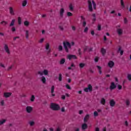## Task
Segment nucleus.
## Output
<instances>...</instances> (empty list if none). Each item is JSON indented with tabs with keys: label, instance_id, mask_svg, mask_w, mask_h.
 Wrapping results in <instances>:
<instances>
[{
	"label": "nucleus",
	"instance_id": "nucleus-1",
	"mask_svg": "<svg viewBox=\"0 0 131 131\" xmlns=\"http://www.w3.org/2000/svg\"><path fill=\"white\" fill-rule=\"evenodd\" d=\"M63 48L64 50L67 52V53H68L69 52V49H68V48L69 49H71V44L70 43V42L68 41H67V42L63 41Z\"/></svg>",
	"mask_w": 131,
	"mask_h": 131
},
{
	"label": "nucleus",
	"instance_id": "nucleus-9",
	"mask_svg": "<svg viewBox=\"0 0 131 131\" xmlns=\"http://www.w3.org/2000/svg\"><path fill=\"white\" fill-rule=\"evenodd\" d=\"M117 32L118 33V35H122V34L123 33V30H122V29L117 28Z\"/></svg>",
	"mask_w": 131,
	"mask_h": 131
},
{
	"label": "nucleus",
	"instance_id": "nucleus-39",
	"mask_svg": "<svg viewBox=\"0 0 131 131\" xmlns=\"http://www.w3.org/2000/svg\"><path fill=\"white\" fill-rule=\"evenodd\" d=\"M55 91V86L53 85L51 87V94H54Z\"/></svg>",
	"mask_w": 131,
	"mask_h": 131
},
{
	"label": "nucleus",
	"instance_id": "nucleus-61",
	"mask_svg": "<svg viewBox=\"0 0 131 131\" xmlns=\"http://www.w3.org/2000/svg\"><path fill=\"white\" fill-rule=\"evenodd\" d=\"M11 30L13 32H15V31H16V29L15 27H13Z\"/></svg>",
	"mask_w": 131,
	"mask_h": 131
},
{
	"label": "nucleus",
	"instance_id": "nucleus-11",
	"mask_svg": "<svg viewBox=\"0 0 131 131\" xmlns=\"http://www.w3.org/2000/svg\"><path fill=\"white\" fill-rule=\"evenodd\" d=\"M68 58H69V60H71V59H77V57L74 55H68Z\"/></svg>",
	"mask_w": 131,
	"mask_h": 131
},
{
	"label": "nucleus",
	"instance_id": "nucleus-3",
	"mask_svg": "<svg viewBox=\"0 0 131 131\" xmlns=\"http://www.w3.org/2000/svg\"><path fill=\"white\" fill-rule=\"evenodd\" d=\"M84 92L86 93H88L89 91V92H92L93 91V86H92V85L89 84L88 88H86L84 89Z\"/></svg>",
	"mask_w": 131,
	"mask_h": 131
},
{
	"label": "nucleus",
	"instance_id": "nucleus-62",
	"mask_svg": "<svg viewBox=\"0 0 131 131\" xmlns=\"http://www.w3.org/2000/svg\"><path fill=\"white\" fill-rule=\"evenodd\" d=\"M0 66L1 67H3V68H5V65H4L3 63H0Z\"/></svg>",
	"mask_w": 131,
	"mask_h": 131
},
{
	"label": "nucleus",
	"instance_id": "nucleus-43",
	"mask_svg": "<svg viewBox=\"0 0 131 131\" xmlns=\"http://www.w3.org/2000/svg\"><path fill=\"white\" fill-rule=\"evenodd\" d=\"M94 115L95 117H97V116H98V115H99V114H98V112L97 111H95L94 112Z\"/></svg>",
	"mask_w": 131,
	"mask_h": 131
},
{
	"label": "nucleus",
	"instance_id": "nucleus-51",
	"mask_svg": "<svg viewBox=\"0 0 131 131\" xmlns=\"http://www.w3.org/2000/svg\"><path fill=\"white\" fill-rule=\"evenodd\" d=\"M13 68V66H11L10 67H8L7 70L8 71H10V70H11V69H12Z\"/></svg>",
	"mask_w": 131,
	"mask_h": 131
},
{
	"label": "nucleus",
	"instance_id": "nucleus-25",
	"mask_svg": "<svg viewBox=\"0 0 131 131\" xmlns=\"http://www.w3.org/2000/svg\"><path fill=\"white\" fill-rule=\"evenodd\" d=\"M69 7L70 11H73L74 8H73V5H72V4H70Z\"/></svg>",
	"mask_w": 131,
	"mask_h": 131
},
{
	"label": "nucleus",
	"instance_id": "nucleus-47",
	"mask_svg": "<svg viewBox=\"0 0 131 131\" xmlns=\"http://www.w3.org/2000/svg\"><path fill=\"white\" fill-rule=\"evenodd\" d=\"M127 78H128V80L129 81H130V80H131V75L130 74L127 75Z\"/></svg>",
	"mask_w": 131,
	"mask_h": 131
},
{
	"label": "nucleus",
	"instance_id": "nucleus-32",
	"mask_svg": "<svg viewBox=\"0 0 131 131\" xmlns=\"http://www.w3.org/2000/svg\"><path fill=\"white\" fill-rule=\"evenodd\" d=\"M26 38H28L29 37V32L28 31H26Z\"/></svg>",
	"mask_w": 131,
	"mask_h": 131
},
{
	"label": "nucleus",
	"instance_id": "nucleus-4",
	"mask_svg": "<svg viewBox=\"0 0 131 131\" xmlns=\"http://www.w3.org/2000/svg\"><path fill=\"white\" fill-rule=\"evenodd\" d=\"M88 5H89V11L90 12H93V5H92V1L90 0L88 1Z\"/></svg>",
	"mask_w": 131,
	"mask_h": 131
},
{
	"label": "nucleus",
	"instance_id": "nucleus-19",
	"mask_svg": "<svg viewBox=\"0 0 131 131\" xmlns=\"http://www.w3.org/2000/svg\"><path fill=\"white\" fill-rule=\"evenodd\" d=\"M41 81H42V83L45 84L47 81L46 77H45V76H42L41 78Z\"/></svg>",
	"mask_w": 131,
	"mask_h": 131
},
{
	"label": "nucleus",
	"instance_id": "nucleus-54",
	"mask_svg": "<svg viewBox=\"0 0 131 131\" xmlns=\"http://www.w3.org/2000/svg\"><path fill=\"white\" fill-rule=\"evenodd\" d=\"M89 30V28L88 27H86L84 30V32L86 33L88 32V31Z\"/></svg>",
	"mask_w": 131,
	"mask_h": 131
},
{
	"label": "nucleus",
	"instance_id": "nucleus-35",
	"mask_svg": "<svg viewBox=\"0 0 131 131\" xmlns=\"http://www.w3.org/2000/svg\"><path fill=\"white\" fill-rule=\"evenodd\" d=\"M43 73L45 75H48L49 74V71L47 70H44Z\"/></svg>",
	"mask_w": 131,
	"mask_h": 131
},
{
	"label": "nucleus",
	"instance_id": "nucleus-12",
	"mask_svg": "<svg viewBox=\"0 0 131 131\" xmlns=\"http://www.w3.org/2000/svg\"><path fill=\"white\" fill-rule=\"evenodd\" d=\"M115 104H116V103L115 102L114 99H112L110 100V105L111 107H114L115 106Z\"/></svg>",
	"mask_w": 131,
	"mask_h": 131
},
{
	"label": "nucleus",
	"instance_id": "nucleus-13",
	"mask_svg": "<svg viewBox=\"0 0 131 131\" xmlns=\"http://www.w3.org/2000/svg\"><path fill=\"white\" fill-rule=\"evenodd\" d=\"M11 96H12L11 93H5L4 94L5 98H9V97H11Z\"/></svg>",
	"mask_w": 131,
	"mask_h": 131
},
{
	"label": "nucleus",
	"instance_id": "nucleus-59",
	"mask_svg": "<svg viewBox=\"0 0 131 131\" xmlns=\"http://www.w3.org/2000/svg\"><path fill=\"white\" fill-rule=\"evenodd\" d=\"M94 60L95 62H98L99 61V58L98 57H96L94 59Z\"/></svg>",
	"mask_w": 131,
	"mask_h": 131
},
{
	"label": "nucleus",
	"instance_id": "nucleus-31",
	"mask_svg": "<svg viewBox=\"0 0 131 131\" xmlns=\"http://www.w3.org/2000/svg\"><path fill=\"white\" fill-rule=\"evenodd\" d=\"M24 24L25 26H29V22L28 21L26 20L24 21Z\"/></svg>",
	"mask_w": 131,
	"mask_h": 131
},
{
	"label": "nucleus",
	"instance_id": "nucleus-63",
	"mask_svg": "<svg viewBox=\"0 0 131 131\" xmlns=\"http://www.w3.org/2000/svg\"><path fill=\"white\" fill-rule=\"evenodd\" d=\"M61 112H65V108L64 107H61Z\"/></svg>",
	"mask_w": 131,
	"mask_h": 131
},
{
	"label": "nucleus",
	"instance_id": "nucleus-37",
	"mask_svg": "<svg viewBox=\"0 0 131 131\" xmlns=\"http://www.w3.org/2000/svg\"><path fill=\"white\" fill-rule=\"evenodd\" d=\"M29 124L31 126H33V125H34V124H35V123L34 122V121H30Z\"/></svg>",
	"mask_w": 131,
	"mask_h": 131
},
{
	"label": "nucleus",
	"instance_id": "nucleus-22",
	"mask_svg": "<svg viewBox=\"0 0 131 131\" xmlns=\"http://www.w3.org/2000/svg\"><path fill=\"white\" fill-rule=\"evenodd\" d=\"M66 61V59L65 58H62L60 61V65H63V64H64V63H65Z\"/></svg>",
	"mask_w": 131,
	"mask_h": 131
},
{
	"label": "nucleus",
	"instance_id": "nucleus-16",
	"mask_svg": "<svg viewBox=\"0 0 131 131\" xmlns=\"http://www.w3.org/2000/svg\"><path fill=\"white\" fill-rule=\"evenodd\" d=\"M101 53L102 56H105V55L106 54V49H105L104 48H101Z\"/></svg>",
	"mask_w": 131,
	"mask_h": 131
},
{
	"label": "nucleus",
	"instance_id": "nucleus-14",
	"mask_svg": "<svg viewBox=\"0 0 131 131\" xmlns=\"http://www.w3.org/2000/svg\"><path fill=\"white\" fill-rule=\"evenodd\" d=\"M89 119H90V115L87 114L84 118V122H88Z\"/></svg>",
	"mask_w": 131,
	"mask_h": 131
},
{
	"label": "nucleus",
	"instance_id": "nucleus-42",
	"mask_svg": "<svg viewBox=\"0 0 131 131\" xmlns=\"http://www.w3.org/2000/svg\"><path fill=\"white\" fill-rule=\"evenodd\" d=\"M49 48H50V44L49 43H47L46 45V50H49Z\"/></svg>",
	"mask_w": 131,
	"mask_h": 131
},
{
	"label": "nucleus",
	"instance_id": "nucleus-53",
	"mask_svg": "<svg viewBox=\"0 0 131 131\" xmlns=\"http://www.w3.org/2000/svg\"><path fill=\"white\" fill-rule=\"evenodd\" d=\"M124 23H125V24L127 23V19H126V18H124Z\"/></svg>",
	"mask_w": 131,
	"mask_h": 131
},
{
	"label": "nucleus",
	"instance_id": "nucleus-21",
	"mask_svg": "<svg viewBox=\"0 0 131 131\" xmlns=\"http://www.w3.org/2000/svg\"><path fill=\"white\" fill-rule=\"evenodd\" d=\"M92 4H93V9H94V10H96L97 5L96 4V2H95V1L94 0L92 1Z\"/></svg>",
	"mask_w": 131,
	"mask_h": 131
},
{
	"label": "nucleus",
	"instance_id": "nucleus-41",
	"mask_svg": "<svg viewBox=\"0 0 131 131\" xmlns=\"http://www.w3.org/2000/svg\"><path fill=\"white\" fill-rule=\"evenodd\" d=\"M59 81H62V74H59V78H58Z\"/></svg>",
	"mask_w": 131,
	"mask_h": 131
},
{
	"label": "nucleus",
	"instance_id": "nucleus-20",
	"mask_svg": "<svg viewBox=\"0 0 131 131\" xmlns=\"http://www.w3.org/2000/svg\"><path fill=\"white\" fill-rule=\"evenodd\" d=\"M92 16L93 17V18L92 19V22L93 23H94V22H96V20H97V19L96 18V14L95 13H93Z\"/></svg>",
	"mask_w": 131,
	"mask_h": 131
},
{
	"label": "nucleus",
	"instance_id": "nucleus-64",
	"mask_svg": "<svg viewBox=\"0 0 131 131\" xmlns=\"http://www.w3.org/2000/svg\"><path fill=\"white\" fill-rule=\"evenodd\" d=\"M95 131H100V128H99V127H96L95 128Z\"/></svg>",
	"mask_w": 131,
	"mask_h": 131
},
{
	"label": "nucleus",
	"instance_id": "nucleus-57",
	"mask_svg": "<svg viewBox=\"0 0 131 131\" xmlns=\"http://www.w3.org/2000/svg\"><path fill=\"white\" fill-rule=\"evenodd\" d=\"M59 29H60V30H61L62 31H63V30H64V28H63V27H62V26H60L59 27Z\"/></svg>",
	"mask_w": 131,
	"mask_h": 131
},
{
	"label": "nucleus",
	"instance_id": "nucleus-7",
	"mask_svg": "<svg viewBox=\"0 0 131 131\" xmlns=\"http://www.w3.org/2000/svg\"><path fill=\"white\" fill-rule=\"evenodd\" d=\"M9 13L10 15H12V16H14L15 11H14V8H13V7H10L9 8Z\"/></svg>",
	"mask_w": 131,
	"mask_h": 131
},
{
	"label": "nucleus",
	"instance_id": "nucleus-48",
	"mask_svg": "<svg viewBox=\"0 0 131 131\" xmlns=\"http://www.w3.org/2000/svg\"><path fill=\"white\" fill-rule=\"evenodd\" d=\"M85 25H86V22L85 21V20H84L83 21V24H82L83 27H85Z\"/></svg>",
	"mask_w": 131,
	"mask_h": 131
},
{
	"label": "nucleus",
	"instance_id": "nucleus-33",
	"mask_svg": "<svg viewBox=\"0 0 131 131\" xmlns=\"http://www.w3.org/2000/svg\"><path fill=\"white\" fill-rule=\"evenodd\" d=\"M130 104V102L129 101V100L128 99L126 100V106H127V107H128V106H129Z\"/></svg>",
	"mask_w": 131,
	"mask_h": 131
},
{
	"label": "nucleus",
	"instance_id": "nucleus-49",
	"mask_svg": "<svg viewBox=\"0 0 131 131\" xmlns=\"http://www.w3.org/2000/svg\"><path fill=\"white\" fill-rule=\"evenodd\" d=\"M101 25H98V30H99V31H101Z\"/></svg>",
	"mask_w": 131,
	"mask_h": 131
},
{
	"label": "nucleus",
	"instance_id": "nucleus-58",
	"mask_svg": "<svg viewBox=\"0 0 131 131\" xmlns=\"http://www.w3.org/2000/svg\"><path fill=\"white\" fill-rule=\"evenodd\" d=\"M1 104L2 106H4V105H5V101L4 100H2L1 102Z\"/></svg>",
	"mask_w": 131,
	"mask_h": 131
},
{
	"label": "nucleus",
	"instance_id": "nucleus-38",
	"mask_svg": "<svg viewBox=\"0 0 131 131\" xmlns=\"http://www.w3.org/2000/svg\"><path fill=\"white\" fill-rule=\"evenodd\" d=\"M67 16L68 17H72V16H73V14H72V13H71L70 12H67Z\"/></svg>",
	"mask_w": 131,
	"mask_h": 131
},
{
	"label": "nucleus",
	"instance_id": "nucleus-46",
	"mask_svg": "<svg viewBox=\"0 0 131 131\" xmlns=\"http://www.w3.org/2000/svg\"><path fill=\"white\" fill-rule=\"evenodd\" d=\"M37 74H39V75L42 76L43 75V72L41 71H39L37 72Z\"/></svg>",
	"mask_w": 131,
	"mask_h": 131
},
{
	"label": "nucleus",
	"instance_id": "nucleus-18",
	"mask_svg": "<svg viewBox=\"0 0 131 131\" xmlns=\"http://www.w3.org/2000/svg\"><path fill=\"white\" fill-rule=\"evenodd\" d=\"M88 128V124L84 123L82 125V129L84 130Z\"/></svg>",
	"mask_w": 131,
	"mask_h": 131
},
{
	"label": "nucleus",
	"instance_id": "nucleus-10",
	"mask_svg": "<svg viewBox=\"0 0 131 131\" xmlns=\"http://www.w3.org/2000/svg\"><path fill=\"white\" fill-rule=\"evenodd\" d=\"M115 63L113 61L110 60L108 63V66L110 68H113L114 67Z\"/></svg>",
	"mask_w": 131,
	"mask_h": 131
},
{
	"label": "nucleus",
	"instance_id": "nucleus-24",
	"mask_svg": "<svg viewBox=\"0 0 131 131\" xmlns=\"http://www.w3.org/2000/svg\"><path fill=\"white\" fill-rule=\"evenodd\" d=\"M26 5H27V1L24 0L23 2L22 6H23V7H25L26 6Z\"/></svg>",
	"mask_w": 131,
	"mask_h": 131
},
{
	"label": "nucleus",
	"instance_id": "nucleus-26",
	"mask_svg": "<svg viewBox=\"0 0 131 131\" xmlns=\"http://www.w3.org/2000/svg\"><path fill=\"white\" fill-rule=\"evenodd\" d=\"M6 121H7V120L6 119H3L2 120L0 121V125H2V124H4V123H5V122H6Z\"/></svg>",
	"mask_w": 131,
	"mask_h": 131
},
{
	"label": "nucleus",
	"instance_id": "nucleus-60",
	"mask_svg": "<svg viewBox=\"0 0 131 131\" xmlns=\"http://www.w3.org/2000/svg\"><path fill=\"white\" fill-rule=\"evenodd\" d=\"M82 113H83V111H82V110H80V111H79V114L81 115V114H82Z\"/></svg>",
	"mask_w": 131,
	"mask_h": 131
},
{
	"label": "nucleus",
	"instance_id": "nucleus-40",
	"mask_svg": "<svg viewBox=\"0 0 131 131\" xmlns=\"http://www.w3.org/2000/svg\"><path fill=\"white\" fill-rule=\"evenodd\" d=\"M21 21H22V19H21V17H18V22L19 25H21Z\"/></svg>",
	"mask_w": 131,
	"mask_h": 131
},
{
	"label": "nucleus",
	"instance_id": "nucleus-30",
	"mask_svg": "<svg viewBox=\"0 0 131 131\" xmlns=\"http://www.w3.org/2000/svg\"><path fill=\"white\" fill-rule=\"evenodd\" d=\"M121 1V6L122 7V8H124L125 6L124 5V2H123V0H120Z\"/></svg>",
	"mask_w": 131,
	"mask_h": 131
},
{
	"label": "nucleus",
	"instance_id": "nucleus-5",
	"mask_svg": "<svg viewBox=\"0 0 131 131\" xmlns=\"http://www.w3.org/2000/svg\"><path fill=\"white\" fill-rule=\"evenodd\" d=\"M4 49L6 53L8 54V55H10V54H11V52H10V49H9V47L7 44H5Z\"/></svg>",
	"mask_w": 131,
	"mask_h": 131
},
{
	"label": "nucleus",
	"instance_id": "nucleus-52",
	"mask_svg": "<svg viewBox=\"0 0 131 131\" xmlns=\"http://www.w3.org/2000/svg\"><path fill=\"white\" fill-rule=\"evenodd\" d=\"M121 51V46H119L118 50V53H119Z\"/></svg>",
	"mask_w": 131,
	"mask_h": 131
},
{
	"label": "nucleus",
	"instance_id": "nucleus-50",
	"mask_svg": "<svg viewBox=\"0 0 131 131\" xmlns=\"http://www.w3.org/2000/svg\"><path fill=\"white\" fill-rule=\"evenodd\" d=\"M43 40H45V39L44 38H41V39H40V40L39 41V42L40 43H41L42 42H43Z\"/></svg>",
	"mask_w": 131,
	"mask_h": 131
},
{
	"label": "nucleus",
	"instance_id": "nucleus-27",
	"mask_svg": "<svg viewBox=\"0 0 131 131\" xmlns=\"http://www.w3.org/2000/svg\"><path fill=\"white\" fill-rule=\"evenodd\" d=\"M15 19H12V20L11 21V23L10 25V27L14 26V25L15 24Z\"/></svg>",
	"mask_w": 131,
	"mask_h": 131
},
{
	"label": "nucleus",
	"instance_id": "nucleus-8",
	"mask_svg": "<svg viewBox=\"0 0 131 131\" xmlns=\"http://www.w3.org/2000/svg\"><path fill=\"white\" fill-rule=\"evenodd\" d=\"M26 112L27 113H31L32 112V110H33V108L32 106H28L26 107Z\"/></svg>",
	"mask_w": 131,
	"mask_h": 131
},
{
	"label": "nucleus",
	"instance_id": "nucleus-34",
	"mask_svg": "<svg viewBox=\"0 0 131 131\" xmlns=\"http://www.w3.org/2000/svg\"><path fill=\"white\" fill-rule=\"evenodd\" d=\"M58 51H59V52H62V51H63V46L60 45L58 47Z\"/></svg>",
	"mask_w": 131,
	"mask_h": 131
},
{
	"label": "nucleus",
	"instance_id": "nucleus-56",
	"mask_svg": "<svg viewBox=\"0 0 131 131\" xmlns=\"http://www.w3.org/2000/svg\"><path fill=\"white\" fill-rule=\"evenodd\" d=\"M72 30H73L74 31H75L76 30V28H75V26H72Z\"/></svg>",
	"mask_w": 131,
	"mask_h": 131
},
{
	"label": "nucleus",
	"instance_id": "nucleus-15",
	"mask_svg": "<svg viewBox=\"0 0 131 131\" xmlns=\"http://www.w3.org/2000/svg\"><path fill=\"white\" fill-rule=\"evenodd\" d=\"M64 12H65V10H64V8H61L60 9V17H63Z\"/></svg>",
	"mask_w": 131,
	"mask_h": 131
},
{
	"label": "nucleus",
	"instance_id": "nucleus-44",
	"mask_svg": "<svg viewBox=\"0 0 131 131\" xmlns=\"http://www.w3.org/2000/svg\"><path fill=\"white\" fill-rule=\"evenodd\" d=\"M78 54L79 56H81V49L80 48H79L78 50Z\"/></svg>",
	"mask_w": 131,
	"mask_h": 131
},
{
	"label": "nucleus",
	"instance_id": "nucleus-2",
	"mask_svg": "<svg viewBox=\"0 0 131 131\" xmlns=\"http://www.w3.org/2000/svg\"><path fill=\"white\" fill-rule=\"evenodd\" d=\"M50 108L54 111H58L60 110V105L56 103H52L50 105Z\"/></svg>",
	"mask_w": 131,
	"mask_h": 131
},
{
	"label": "nucleus",
	"instance_id": "nucleus-36",
	"mask_svg": "<svg viewBox=\"0 0 131 131\" xmlns=\"http://www.w3.org/2000/svg\"><path fill=\"white\" fill-rule=\"evenodd\" d=\"M84 66H85V64H84V63H81L79 64L80 68H83Z\"/></svg>",
	"mask_w": 131,
	"mask_h": 131
},
{
	"label": "nucleus",
	"instance_id": "nucleus-6",
	"mask_svg": "<svg viewBox=\"0 0 131 131\" xmlns=\"http://www.w3.org/2000/svg\"><path fill=\"white\" fill-rule=\"evenodd\" d=\"M115 89H116V85H115V83H114V82H112L111 84L110 90L112 91L113 90H115Z\"/></svg>",
	"mask_w": 131,
	"mask_h": 131
},
{
	"label": "nucleus",
	"instance_id": "nucleus-29",
	"mask_svg": "<svg viewBox=\"0 0 131 131\" xmlns=\"http://www.w3.org/2000/svg\"><path fill=\"white\" fill-rule=\"evenodd\" d=\"M34 100H35V97H34V95H32L30 99L31 102H34Z\"/></svg>",
	"mask_w": 131,
	"mask_h": 131
},
{
	"label": "nucleus",
	"instance_id": "nucleus-23",
	"mask_svg": "<svg viewBox=\"0 0 131 131\" xmlns=\"http://www.w3.org/2000/svg\"><path fill=\"white\" fill-rule=\"evenodd\" d=\"M97 68L98 69V71H99L100 74H102V68L99 66H97Z\"/></svg>",
	"mask_w": 131,
	"mask_h": 131
},
{
	"label": "nucleus",
	"instance_id": "nucleus-17",
	"mask_svg": "<svg viewBox=\"0 0 131 131\" xmlns=\"http://www.w3.org/2000/svg\"><path fill=\"white\" fill-rule=\"evenodd\" d=\"M100 103L102 104V105H105V104H106V100L104 99V98H102L100 101Z\"/></svg>",
	"mask_w": 131,
	"mask_h": 131
},
{
	"label": "nucleus",
	"instance_id": "nucleus-45",
	"mask_svg": "<svg viewBox=\"0 0 131 131\" xmlns=\"http://www.w3.org/2000/svg\"><path fill=\"white\" fill-rule=\"evenodd\" d=\"M66 87L67 89H68V90H71V87H70V85H69L68 84H66Z\"/></svg>",
	"mask_w": 131,
	"mask_h": 131
},
{
	"label": "nucleus",
	"instance_id": "nucleus-28",
	"mask_svg": "<svg viewBox=\"0 0 131 131\" xmlns=\"http://www.w3.org/2000/svg\"><path fill=\"white\" fill-rule=\"evenodd\" d=\"M0 24H1L2 25H7V24H8V22H7L5 20H3L1 22Z\"/></svg>",
	"mask_w": 131,
	"mask_h": 131
},
{
	"label": "nucleus",
	"instance_id": "nucleus-55",
	"mask_svg": "<svg viewBox=\"0 0 131 131\" xmlns=\"http://www.w3.org/2000/svg\"><path fill=\"white\" fill-rule=\"evenodd\" d=\"M118 90H121L122 89V86H121V85H118Z\"/></svg>",
	"mask_w": 131,
	"mask_h": 131
}]
</instances>
